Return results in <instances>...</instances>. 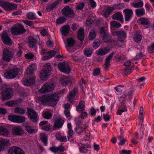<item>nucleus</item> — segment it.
Masks as SVG:
<instances>
[{
  "label": "nucleus",
  "instance_id": "f257e3e1",
  "mask_svg": "<svg viewBox=\"0 0 154 154\" xmlns=\"http://www.w3.org/2000/svg\"><path fill=\"white\" fill-rule=\"evenodd\" d=\"M38 100L44 105H55L59 100L57 94L44 95L38 97Z\"/></svg>",
  "mask_w": 154,
  "mask_h": 154
},
{
  "label": "nucleus",
  "instance_id": "f03ea898",
  "mask_svg": "<svg viewBox=\"0 0 154 154\" xmlns=\"http://www.w3.org/2000/svg\"><path fill=\"white\" fill-rule=\"evenodd\" d=\"M51 64L47 63L45 64L41 71L40 77L42 80L44 81L48 78L51 70Z\"/></svg>",
  "mask_w": 154,
  "mask_h": 154
},
{
  "label": "nucleus",
  "instance_id": "7ed1b4c3",
  "mask_svg": "<svg viewBox=\"0 0 154 154\" xmlns=\"http://www.w3.org/2000/svg\"><path fill=\"white\" fill-rule=\"evenodd\" d=\"M114 10L113 7H107L104 5L100 6L99 9L102 15L106 18H108Z\"/></svg>",
  "mask_w": 154,
  "mask_h": 154
},
{
  "label": "nucleus",
  "instance_id": "20e7f679",
  "mask_svg": "<svg viewBox=\"0 0 154 154\" xmlns=\"http://www.w3.org/2000/svg\"><path fill=\"white\" fill-rule=\"evenodd\" d=\"M19 69L17 68H15L11 70L5 71L4 72V76L7 79H13L18 75Z\"/></svg>",
  "mask_w": 154,
  "mask_h": 154
},
{
  "label": "nucleus",
  "instance_id": "39448f33",
  "mask_svg": "<svg viewBox=\"0 0 154 154\" xmlns=\"http://www.w3.org/2000/svg\"><path fill=\"white\" fill-rule=\"evenodd\" d=\"M13 89L11 88L3 90L1 93L2 100L4 101L11 99L13 96Z\"/></svg>",
  "mask_w": 154,
  "mask_h": 154
},
{
  "label": "nucleus",
  "instance_id": "423d86ee",
  "mask_svg": "<svg viewBox=\"0 0 154 154\" xmlns=\"http://www.w3.org/2000/svg\"><path fill=\"white\" fill-rule=\"evenodd\" d=\"M55 87V85L53 83H46L38 90V92L41 94L48 93L52 91Z\"/></svg>",
  "mask_w": 154,
  "mask_h": 154
},
{
  "label": "nucleus",
  "instance_id": "0eeeda50",
  "mask_svg": "<svg viewBox=\"0 0 154 154\" xmlns=\"http://www.w3.org/2000/svg\"><path fill=\"white\" fill-rule=\"evenodd\" d=\"M26 114L28 117L33 122H36L38 120V116L34 110L31 108L28 109Z\"/></svg>",
  "mask_w": 154,
  "mask_h": 154
},
{
  "label": "nucleus",
  "instance_id": "6e6552de",
  "mask_svg": "<svg viewBox=\"0 0 154 154\" xmlns=\"http://www.w3.org/2000/svg\"><path fill=\"white\" fill-rule=\"evenodd\" d=\"M25 32L23 26L21 24L14 25L11 28V32L14 35H19Z\"/></svg>",
  "mask_w": 154,
  "mask_h": 154
},
{
  "label": "nucleus",
  "instance_id": "1a4fd4ad",
  "mask_svg": "<svg viewBox=\"0 0 154 154\" xmlns=\"http://www.w3.org/2000/svg\"><path fill=\"white\" fill-rule=\"evenodd\" d=\"M62 12L63 15L66 17H74L75 15L72 8L68 6L64 7L62 10Z\"/></svg>",
  "mask_w": 154,
  "mask_h": 154
},
{
  "label": "nucleus",
  "instance_id": "9d476101",
  "mask_svg": "<svg viewBox=\"0 0 154 154\" xmlns=\"http://www.w3.org/2000/svg\"><path fill=\"white\" fill-rule=\"evenodd\" d=\"M58 67L60 71L65 73L68 74L70 72V69L68 64L65 62L59 63Z\"/></svg>",
  "mask_w": 154,
  "mask_h": 154
},
{
  "label": "nucleus",
  "instance_id": "9b49d317",
  "mask_svg": "<svg viewBox=\"0 0 154 154\" xmlns=\"http://www.w3.org/2000/svg\"><path fill=\"white\" fill-rule=\"evenodd\" d=\"M13 53L7 49L3 50L2 59L4 61H9L13 57Z\"/></svg>",
  "mask_w": 154,
  "mask_h": 154
},
{
  "label": "nucleus",
  "instance_id": "f8f14e48",
  "mask_svg": "<svg viewBox=\"0 0 154 154\" xmlns=\"http://www.w3.org/2000/svg\"><path fill=\"white\" fill-rule=\"evenodd\" d=\"M64 42L67 45L66 46L67 50L69 52L74 51V50L71 48L75 45V41L72 38H70L67 39L66 42Z\"/></svg>",
  "mask_w": 154,
  "mask_h": 154
},
{
  "label": "nucleus",
  "instance_id": "ddd939ff",
  "mask_svg": "<svg viewBox=\"0 0 154 154\" xmlns=\"http://www.w3.org/2000/svg\"><path fill=\"white\" fill-rule=\"evenodd\" d=\"M65 119L64 118L60 117L57 119L54 122L53 129L56 130L61 128L65 122Z\"/></svg>",
  "mask_w": 154,
  "mask_h": 154
},
{
  "label": "nucleus",
  "instance_id": "4468645a",
  "mask_svg": "<svg viewBox=\"0 0 154 154\" xmlns=\"http://www.w3.org/2000/svg\"><path fill=\"white\" fill-rule=\"evenodd\" d=\"M125 21H129L132 17L133 12L131 9L126 8L123 10Z\"/></svg>",
  "mask_w": 154,
  "mask_h": 154
},
{
  "label": "nucleus",
  "instance_id": "2eb2a0df",
  "mask_svg": "<svg viewBox=\"0 0 154 154\" xmlns=\"http://www.w3.org/2000/svg\"><path fill=\"white\" fill-rule=\"evenodd\" d=\"M12 134L15 136H21L23 133V131L21 127L19 126L13 127L11 130Z\"/></svg>",
  "mask_w": 154,
  "mask_h": 154
},
{
  "label": "nucleus",
  "instance_id": "dca6fc26",
  "mask_svg": "<svg viewBox=\"0 0 154 154\" xmlns=\"http://www.w3.org/2000/svg\"><path fill=\"white\" fill-rule=\"evenodd\" d=\"M8 154H25V153L20 148L13 146L9 149Z\"/></svg>",
  "mask_w": 154,
  "mask_h": 154
},
{
  "label": "nucleus",
  "instance_id": "f3484780",
  "mask_svg": "<svg viewBox=\"0 0 154 154\" xmlns=\"http://www.w3.org/2000/svg\"><path fill=\"white\" fill-rule=\"evenodd\" d=\"M73 80V78L72 77H66L64 76L61 77L60 82L63 85L66 86L67 85H70Z\"/></svg>",
  "mask_w": 154,
  "mask_h": 154
},
{
  "label": "nucleus",
  "instance_id": "a211bd4d",
  "mask_svg": "<svg viewBox=\"0 0 154 154\" xmlns=\"http://www.w3.org/2000/svg\"><path fill=\"white\" fill-rule=\"evenodd\" d=\"M2 38L3 42L5 44L11 45L12 44V42L10 38L8 36L7 33L3 32L2 35Z\"/></svg>",
  "mask_w": 154,
  "mask_h": 154
},
{
  "label": "nucleus",
  "instance_id": "6ab92c4d",
  "mask_svg": "<svg viewBox=\"0 0 154 154\" xmlns=\"http://www.w3.org/2000/svg\"><path fill=\"white\" fill-rule=\"evenodd\" d=\"M139 23L144 26L146 28L150 26V22L149 20L146 18L141 17L139 18L137 20Z\"/></svg>",
  "mask_w": 154,
  "mask_h": 154
},
{
  "label": "nucleus",
  "instance_id": "aec40b11",
  "mask_svg": "<svg viewBox=\"0 0 154 154\" xmlns=\"http://www.w3.org/2000/svg\"><path fill=\"white\" fill-rule=\"evenodd\" d=\"M37 68V65L35 63H33L30 64L26 70V74L27 75H32L36 69Z\"/></svg>",
  "mask_w": 154,
  "mask_h": 154
},
{
  "label": "nucleus",
  "instance_id": "412c9836",
  "mask_svg": "<svg viewBox=\"0 0 154 154\" xmlns=\"http://www.w3.org/2000/svg\"><path fill=\"white\" fill-rule=\"evenodd\" d=\"M37 41L32 36L29 37L28 43L30 48H35L37 46Z\"/></svg>",
  "mask_w": 154,
  "mask_h": 154
},
{
  "label": "nucleus",
  "instance_id": "4be33fe9",
  "mask_svg": "<svg viewBox=\"0 0 154 154\" xmlns=\"http://www.w3.org/2000/svg\"><path fill=\"white\" fill-rule=\"evenodd\" d=\"M118 36V39L120 42H123L126 36V33L123 31H117L116 32Z\"/></svg>",
  "mask_w": 154,
  "mask_h": 154
},
{
  "label": "nucleus",
  "instance_id": "5701e85b",
  "mask_svg": "<svg viewBox=\"0 0 154 154\" xmlns=\"http://www.w3.org/2000/svg\"><path fill=\"white\" fill-rule=\"evenodd\" d=\"M70 29L69 26L68 25H64L61 27L60 31L62 35L66 36L69 33Z\"/></svg>",
  "mask_w": 154,
  "mask_h": 154
},
{
  "label": "nucleus",
  "instance_id": "b1692460",
  "mask_svg": "<svg viewBox=\"0 0 154 154\" xmlns=\"http://www.w3.org/2000/svg\"><path fill=\"white\" fill-rule=\"evenodd\" d=\"M78 89L77 88H75L71 91L69 94L68 96H67L68 99L69 101L71 103H73V99L74 96L76 94L77 92Z\"/></svg>",
  "mask_w": 154,
  "mask_h": 154
},
{
  "label": "nucleus",
  "instance_id": "393cba45",
  "mask_svg": "<svg viewBox=\"0 0 154 154\" xmlns=\"http://www.w3.org/2000/svg\"><path fill=\"white\" fill-rule=\"evenodd\" d=\"M114 54V53H111L105 59V63L103 66L106 70L108 69L109 66L110 65V60Z\"/></svg>",
  "mask_w": 154,
  "mask_h": 154
},
{
  "label": "nucleus",
  "instance_id": "a878e982",
  "mask_svg": "<svg viewBox=\"0 0 154 154\" xmlns=\"http://www.w3.org/2000/svg\"><path fill=\"white\" fill-rule=\"evenodd\" d=\"M112 18L115 20H117L120 22L123 20V17L122 12H119L114 14L112 16Z\"/></svg>",
  "mask_w": 154,
  "mask_h": 154
},
{
  "label": "nucleus",
  "instance_id": "bb28decb",
  "mask_svg": "<svg viewBox=\"0 0 154 154\" xmlns=\"http://www.w3.org/2000/svg\"><path fill=\"white\" fill-rule=\"evenodd\" d=\"M10 141L7 139H3L2 141H0V152L4 149V146H7L9 145Z\"/></svg>",
  "mask_w": 154,
  "mask_h": 154
},
{
  "label": "nucleus",
  "instance_id": "cd10ccee",
  "mask_svg": "<svg viewBox=\"0 0 154 154\" xmlns=\"http://www.w3.org/2000/svg\"><path fill=\"white\" fill-rule=\"evenodd\" d=\"M0 134L6 136H9V131L5 127L0 126Z\"/></svg>",
  "mask_w": 154,
  "mask_h": 154
},
{
  "label": "nucleus",
  "instance_id": "c85d7f7f",
  "mask_svg": "<svg viewBox=\"0 0 154 154\" xmlns=\"http://www.w3.org/2000/svg\"><path fill=\"white\" fill-rule=\"evenodd\" d=\"M143 2L141 0H139L137 2L131 3V6L135 8H141L143 6Z\"/></svg>",
  "mask_w": 154,
  "mask_h": 154
},
{
  "label": "nucleus",
  "instance_id": "c756f323",
  "mask_svg": "<svg viewBox=\"0 0 154 154\" xmlns=\"http://www.w3.org/2000/svg\"><path fill=\"white\" fill-rule=\"evenodd\" d=\"M35 77H33L30 78L29 79H27L25 81H23V84L26 86H30L34 83Z\"/></svg>",
  "mask_w": 154,
  "mask_h": 154
},
{
  "label": "nucleus",
  "instance_id": "7c9ffc66",
  "mask_svg": "<svg viewBox=\"0 0 154 154\" xmlns=\"http://www.w3.org/2000/svg\"><path fill=\"white\" fill-rule=\"evenodd\" d=\"M97 54L98 55L103 56L106 54L109 51V50L106 48L104 47L100 48L97 50Z\"/></svg>",
  "mask_w": 154,
  "mask_h": 154
},
{
  "label": "nucleus",
  "instance_id": "2f4dec72",
  "mask_svg": "<svg viewBox=\"0 0 154 154\" xmlns=\"http://www.w3.org/2000/svg\"><path fill=\"white\" fill-rule=\"evenodd\" d=\"M85 102L81 101L79 103L78 106H76V110L79 112L83 111L85 110Z\"/></svg>",
  "mask_w": 154,
  "mask_h": 154
},
{
  "label": "nucleus",
  "instance_id": "473e14b6",
  "mask_svg": "<svg viewBox=\"0 0 154 154\" xmlns=\"http://www.w3.org/2000/svg\"><path fill=\"white\" fill-rule=\"evenodd\" d=\"M39 137L40 139L44 144L45 146H47L48 144L47 137L46 134L43 133L40 134Z\"/></svg>",
  "mask_w": 154,
  "mask_h": 154
},
{
  "label": "nucleus",
  "instance_id": "72a5a7b5",
  "mask_svg": "<svg viewBox=\"0 0 154 154\" xmlns=\"http://www.w3.org/2000/svg\"><path fill=\"white\" fill-rule=\"evenodd\" d=\"M135 14L138 17H140L144 15L145 14V9L144 8H140L136 9L135 11Z\"/></svg>",
  "mask_w": 154,
  "mask_h": 154
},
{
  "label": "nucleus",
  "instance_id": "f704fd0d",
  "mask_svg": "<svg viewBox=\"0 0 154 154\" xmlns=\"http://www.w3.org/2000/svg\"><path fill=\"white\" fill-rule=\"evenodd\" d=\"M78 38L81 41L83 40L84 38V30L82 27L80 28L79 30L78 33Z\"/></svg>",
  "mask_w": 154,
  "mask_h": 154
},
{
  "label": "nucleus",
  "instance_id": "c9c22d12",
  "mask_svg": "<svg viewBox=\"0 0 154 154\" xmlns=\"http://www.w3.org/2000/svg\"><path fill=\"white\" fill-rule=\"evenodd\" d=\"M25 127L26 130L29 133L32 134L37 131L31 125L27 124L25 126Z\"/></svg>",
  "mask_w": 154,
  "mask_h": 154
},
{
  "label": "nucleus",
  "instance_id": "e433bc0d",
  "mask_svg": "<svg viewBox=\"0 0 154 154\" xmlns=\"http://www.w3.org/2000/svg\"><path fill=\"white\" fill-rule=\"evenodd\" d=\"M42 115L43 117L47 119H50L52 117V115L50 112L48 110L43 111Z\"/></svg>",
  "mask_w": 154,
  "mask_h": 154
},
{
  "label": "nucleus",
  "instance_id": "4c0bfd02",
  "mask_svg": "<svg viewBox=\"0 0 154 154\" xmlns=\"http://www.w3.org/2000/svg\"><path fill=\"white\" fill-rule=\"evenodd\" d=\"M58 5V2H54L51 4L48 5L46 8V9L48 11H50L55 9Z\"/></svg>",
  "mask_w": 154,
  "mask_h": 154
},
{
  "label": "nucleus",
  "instance_id": "58836bf2",
  "mask_svg": "<svg viewBox=\"0 0 154 154\" xmlns=\"http://www.w3.org/2000/svg\"><path fill=\"white\" fill-rule=\"evenodd\" d=\"M26 17L30 20H33L36 18V14L33 12H29L27 13L26 15Z\"/></svg>",
  "mask_w": 154,
  "mask_h": 154
},
{
  "label": "nucleus",
  "instance_id": "ea45409f",
  "mask_svg": "<svg viewBox=\"0 0 154 154\" xmlns=\"http://www.w3.org/2000/svg\"><path fill=\"white\" fill-rule=\"evenodd\" d=\"M103 40L104 42H109L111 41V36L109 34H106L103 35Z\"/></svg>",
  "mask_w": 154,
  "mask_h": 154
},
{
  "label": "nucleus",
  "instance_id": "a19ab883",
  "mask_svg": "<svg viewBox=\"0 0 154 154\" xmlns=\"http://www.w3.org/2000/svg\"><path fill=\"white\" fill-rule=\"evenodd\" d=\"M14 112L19 114H24L25 113V110L23 108L19 107H16L14 109Z\"/></svg>",
  "mask_w": 154,
  "mask_h": 154
},
{
  "label": "nucleus",
  "instance_id": "79ce46f5",
  "mask_svg": "<svg viewBox=\"0 0 154 154\" xmlns=\"http://www.w3.org/2000/svg\"><path fill=\"white\" fill-rule=\"evenodd\" d=\"M96 34L94 29L91 30L89 33V39L91 40L94 39L96 37Z\"/></svg>",
  "mask_w": 154,
  "mask_h": 154
},
{
  "label": "nucleus",
  "instance_id": "37998d69",
  "mask_svg": "<svg viewBox=\"0 0 154 154\" xmlns=\"http://www.w3.org/2000/svg\"><path fill=\"white\" fill-rule=\"evenodd\" d=\"M86 2L92 8H95L97 6V3L94 0H86Z\"/></svg>",
  "mask_w": 154,
  "mask_h": 154
},
{
  "label": "nucleus",
  "instance_id": "c03bdc74",
  "mask_svg": "<svg viewBox=\"0 0 154 154\" xmlns=\"http://www.w3.org/2000/svg\"><path fill=\"white\" fill-rule=\"evenodd\" d=\"M133 38L135 42L139 43L140 42L141 40L142 36L141 35L136 33L134 35Z\"/></svg>",
  "mask_w": 154,
  "mask_h": 154
},
{
  "label": "nucleus",
  "instance_id": "a18cd8bd",
  "mask_svg": "<svg viewBox=\"0 0 154 154\" xmlns=\"http://www.w3.org/2000/svg\"><path fill=\"white\" fill-rule=\"evenodd\" d=\"M8 4L9 2L5 1H0V5L5 10L7 11Z\"/></svg>",
  "mask_w": 154,
  "mask_h": 154
},
{
  "label": "nucleus",
  "instance_id": "49530a36",
  "mask_svg": "<svg viewBox=\"0 0 154 154\" xmlns=\"http://www.w3.org/2000/svg\"><path fill=\"white\" fill-rule=\"evenodd\" d=\"M114 7H113L114 10H120L124 8V4L123 3H120L118 4H115L113 5Z\"/></svg>",
  "mask_w": 154,
  "mask_h": 154
},
{
  "label": "nucleus",
  "instance_id": "de8ad7c7",
  "mask_svg": "<svg viewBox=\"0 0 154 154\" xmlns=\"http://www.w3.org/2000/svg\"><path fill=\"white\" fill-rule=\"evenodd\" d=\"M92 52V49L89 48H86L84 51V54L87 57H90L91 56Z\"/></svg>",
  "mask_w": 154,
  "mask_h": 154
},
{
  "label": "nucleus",
  "instance_id": "09e8293b",
  "mask_svg": "<svg viewBox=\"0 0 154 154\" xmlns=\"http://www.w3.org/2000/svg\"><path fill=\"white\" fill-rule=\"evenodd\" d=\"M18 49L19 50L17 53L16 55L17 57H20L21 56L23 53L22 50H23V48L22 44L20 45L19 44Z\"/></svg>",
  "mask_w": 154,
  "mask_h": 154
},
{
  "label": "nucleus",
  "instance_id": "8fccbe9b",
  "mask_svg": "<svg viewBox=\"0 0 154 154\" xmlns=\"http://www.w3.org/2000/svg\"><path fill=\"white\" fill-rule=\"evenodd\" d=\"M110 24L111 26L115 27H119L121 26V24L119 22L115 21H112L110 22Z\"/></svg>",
  "mask_w": 154,
  "mask_h": 154
},
{
  "label": "nucleus",
  "instance_id": "3c124183",
  "mask_svg": "<svg viewBox=\"0 0 154 154\" xmlns=\"http://www.w3.org/2000/svg\"><path fill=\"white\" fill-rule=\"evenodd\" d=\"M118 140L119 141V145H122L124 144L125 142V139L123 138L122 136L121 135H119L117 137Z\"/></svg>",
  "mask_w": 154,
  "mask_h": 154
},
{
  "label": "nucleus",
  "instance_id": "603ef678",
  "mask_svg": "<svg viewBox=\"0 0 154 154\" xmlns=\"http://www.w3.org/2000/svg\"><path fill=\"white\" fill-rule=\"evenodd\" d=\"M86 126L84 128L81 127H77L76 128L75 131L77 134H80L86 128Z\"/></svg>",
  "mask_w": 154,
  "mask_h": 154
},
{
  "label": "nucleus",
  "instance_id": "864d4df0",
  "mask_svg": "<svg viewBox=\"0 0 154 154\" xmlns=\"http://www.w3.org/2000/svg\"><path fill=\"white\" fill-rule=\"evenodd\" d=\"M8 119L13 122H17V116L14 115H10L8 116Z\"/></svg>",
  "mask_w": 154,
  "mask_h": 154
},
{
  "label": "nucleus",
  "instance_id": "5fc2aeb1",
  "mask_svg": "<svg viewBox=\"0 0 154 154\" xmlns=\"http://www.w3.org/2000/svg\"><path fill=\"white\" fill-rule=\"evenodd\" d=\"M17 5L16 4L9 3L7 11L15 9L17 8Z\"/></svg>",
  "mask_w": 154,
  "mask_h": 154
},
{
  "label": "nucleus",
  "instance_id": "6e6d98bb",
  "mask_svg": "<svg viewBox=\"0 0 154 154\" xmlns=\"http://www.w3.org/2000/svg\"><path fill=\"white\" fill-rule=\"evenodd\" d=\"M26 118L24 117L17 116V123H21L25 121Z\"/></svg>",
  "mask_w": 154,
  "mask_h": 154
},
{
  "label": "nucleus",
  "instance_id": "4d7b16f0",
  "mask_svg": "<svg viewBox=\"0 0 154 154\" xmlns=\"http://www.w3.org/2000/svg\"><path fill=\"white\" fill-rule=\"evenodd\" d=\"M100 45V42L99 40H95L93 44V46L95 49L97 48Z\"/></svg>",
  "mask_w": 154,
  "mask_h": 154
},
{
  "label": "nucleus",
  "instance_id": "13d9d810",
  "mask_svg": "<svg viewBox=\"0 0 154 154\" xmlns=\"http://www.w3.org/2000/svg\"><path fill=\"white\" fill-rule=\"evenodd\" d=\"M143 111V107H140V108L139 112V117L140 119L142 120V122H143L144 120V117L142 116Z\"/></svg>",
  "mask_w": 154,
  "mask_h": 154
},
{
  "label": "nucleus",
  "instance_id": "bf43d9fd",
  "mask_svg": "<svg viewBox=\"0 0 154 154\" xmlns=\"http://www.w3.org/2000/svg\"><path fill=\"white\" fill-rule=\"evenodd\" d=\"M122 86H119L114 88L115 90V93L117 95H120L122 92V89L120 88V87Z\"/></svg>",
  "mask_w": 154,
  "mask_h": 154
},
{
  "label": "nucleus",
  "instance_id": "052dcab7",
  "mask_svg": "<svg viewBox=\"0 0 154 154\" xmlns=\"http://www.w3.org/2000/svg\"><path fill=\"white\" fill-rule=\"evenodd\" d=\"M66 20V19L63 17H59L56 20L57 23L58 24H61Z\"/></svg>",
  "mask_w": 154,
  "mask_h": 154
},
{
  "label": "nucleus",
  "instance_id": "680f3d73",
  "mask_svg": "<svg viewBox=\"0 0 154 154\" xmlns=\"http://www.w3.org/2000/svg\"><path fill=\"white\" fill-rule=\"evenodd\" d=\"M64 113L66 118L68 119H71V117L70 112L69 110H64Z\"/></svg>",
  "mask_w": 154,
  "mask_h": 154
},
{
  "label": "nucleus",
  "instance_id": "e2e57ef3",
  "mask_svg": "<svg viewBox=\"0 0 154 154\" xmlns=\"http://www.w3.org/2000/svg\"><path fill=\"white\" fill-rule=\"evenodd\" d=\"M51 126L50 125H47L42 127V129L46 131H49L51 129Z\"/></svg>",
  "mask_w": 154,
  "mask_h": 154
},
{
  "label": "nucleus",
  "instance_id": "0e129e2a",
  "mask_svg": "<svg viewBox=\"0 0 154 154\" xmlns=\"http://www.w3.org/2000/svg\"><path fill=\"white\" fill-rule=\"evenodd\" d=\"M84 4L83 2H81L76 5V8L78 10H81L84 7Z\"/></svg>",
  "mask_w": 154,
  "mask_h": 154
},
{
  "label": "nucleus",
  "instance_id": "69168bd1",
  "mask_svg": "<svg viewBox=\"0 0 154 154\" xmlns=\"http://www.w3.org/2000/svg\"><path fill=\"white\" fill-rule=\"evenodd\" d=\"M94 22L92 19H87L85 23V25L86 26H90Z\"/></svg>",
  "mask_w": 154,
  "mask_h": 154
},
{
  "label": "nucleus",
  "instance_id": "338daca9",
  "mask_svg": "<svg viewBox=\"0 0 154 154\" xmlns=\"http://www.w3.org/2000/svg\"><path fill=\"white\" fill-rule=\"evenodd\" d=\"M74 121L76 124L79 125L82 122V120L81 118L78 117L75 119Z\"/></svg>",
  "mask_w": 154,
  "mask_h": 154
},
{
  "label": "nucleus",
  "instance_id": "774afa93",
  "mask_svg": "<svg viewBox=\"0 0 154 154\" xmlns=\"http://www.w3.org/2000/svg\"><path fill=\"white\" fill-rule=\"evenodd\" d=\"M131 152L129 150L124 149L122 150H120L119 153L120 154H131Z\"/></svg>",
  "mask_w": 154,
  "mask_h": 154
}]
</instances>
